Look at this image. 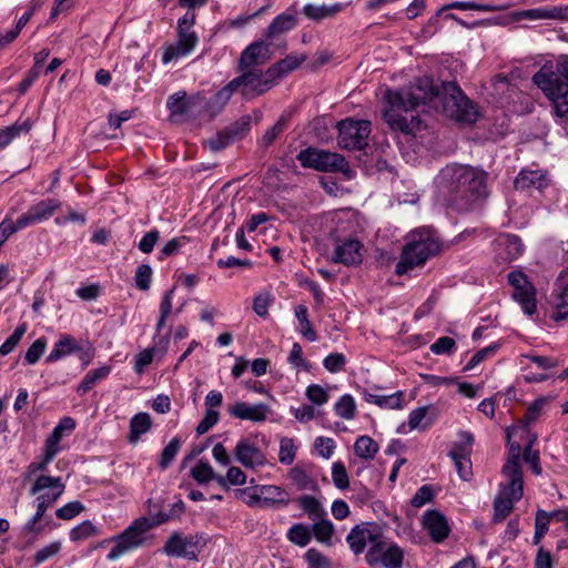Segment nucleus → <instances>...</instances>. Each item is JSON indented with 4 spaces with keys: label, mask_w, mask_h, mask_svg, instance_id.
<instances>
[{
    "label": "nucleus",
    "mask_w": 568,
    "mask_h": 568,
    "mask_svg": "<svg viewBox=\"0 0 568 568\" xmlns=\"http://www.w3.org/2000/svg\"><path fill=\"white\" fill-rule=\"evenodd\" d=\"M386 100L390 110L385 112V118L390 128L405 134H415L422 128L419 116L412 115L410 120L397 114V111L408 112L438 100L442 112L457 122L473 124L478 118L476 105L464 94L455 82H444L440 91L436 90L429 77H422L407 89L400 91H387Z\"/></svg>",
    "instance_id": "1"
},
{
    "label": "nucleus",
    "mask_w": 568,
    "mask_h": 568,
    "mask_svg": "<svg viewBox=\"0 0 568 568\" xmlns=\"http://www.w3.org/2000/svg\"><path fill=\"white\" fill-rule=\"evenodd\" d=\"M488 173L469 165L452 164L437 176V187L447 205L458 211L488 195Z\"/></svg>",
    "instance_id": "2"
},
{
    "label": "nucleus",
    "mask_w": 568,
    "mask_h": 568,
    "mask_svg": "<svg viewBox=\"0 0 568 568\" xmlns=\"http://www.w3.org/2000/svg\"><path fill=\"white\" fill-rule=\"evenodd\" d=\"M532 82L554 103L556 115L568 118V59L544 64L534 74Z\"/></svg>",
    "instance_id": "3"
},
{
    "label": "nucleus",
    "mask_w": 568,
    "mask_h": 568,
    "mask_svg": "<svg viewBox=\"0 0 568 568\" xmlns=\"http://www.w3.org/2000/svg\"><path fill=\"white\" fill-rule=\"evenodd\" d=\"M442 250V244L429 230H415L406 237L402 248L399 261L395 266L398 276L405 275L415 267H422Z\"/></svg>",
    "instance_id": "4"
},
{
    "label": "nucleus",
    "mask_w": 568,
    "mask_h": 568,
    "mask_svg": "<svg viewBox=\"0 0 568 568\" xmlns=\"http://www.w3.org/2000/svg\"><path fill=\"white\" fill-rule=\"evenodd\" d=\"M65 485L61 477L40 475L36 478L30 488V495L36 497L37 510L34 515L24 525V531L39 535L42 527L38 521L42 519L45 511L63 495Z\"/></svg>",
    "instance_id": "5"
},
{
    "label": "nucleus",
    "mask_w": 568,
    "mask_h": 568,
    "mask_svg": "<svg viewBox=\"0 0 568 568\" xmlns=\"http://www.w3.org/2000/svg\"><path fill=\"white\" fill-rule=\"evenodd\" d=\"M239 71L241 72L240 75L227 82L207 102H205V110L211 116L219 114L233 95H245L248 91V47H246L241 53Z\"/></svg>",
    "instance_id": "6"
},
{
    "label": "nucleus",
    "mask_w": 568,
    "mask_h": 568,
    "mask_svg": "<svg viewBox=\"0 0 568 568\" xmlns=\"http://www.w3.org/2000/svg\"><path fill=\"white\" fill-rule=\"evenodd\" d=\"M196 14L194 11H186L183 17L178 20L176 41L164 48L162 55L163 64H168L174 60L190 55L199 43V37L193 30Z\"/></svg>",
    "instance_id": "7"
},
{
    "label": "nucleus",
    "mask_w": 568,
    "mask_h": 568,
    "mask_svg": "<svg viewBox=\"0 0 568 568\" xmlns=\"http://www.w3.org/2000/svg\"><path fill=\"white\" fill-rule=\"evenodd\" d=\"M297 160L303 168L321 172H346L349 169L348 162L339 153L315 148L300 151Z\"/></svg>",
    "instance_id": "8"
},
{
    "label": "nucleus",
    "mask_w": 568,
    "mask_h": 568,
    "mask_svg": "<svg viewBox=\"0 0 568 568\" xmlns=\"http://www.w3.org/2000/svg\"><path fill=\"white\" fill-rule=\"evenodd\" d=\"M337 143L346 150H362L368 144L371 122L366 120L345 119L338 122Z\"/></svg>",
    "instance_id": "9"
},
{
    "label": "nucleus",
    "mask_w": 568,
    "mask_h": 568,
    "mask_svg": "<svg viewBox=\"0 0 568 568\" xmlns=\"http://www.w3.org/2000/svg\"><path fill=\"white\" fill-rule=\"evenodd\" d=\"M404 551L394 544L384 539L383 532L378 540L371 546L365 555V560L369 566L381 565L384 568H400L403 565Z\"/></svg>",
    "instance_id": "10"
},
{
    "label": "nucleus",
    "mask_w": 568,
    "mask_h": 568,
    "mask_svg": "<svg viewBox=\"0 0 568 568\" xmlns=\"http://www.w3.org/2000/svg\"><path fill=\"white\" fill-rule=\"evenodd\" d=\"M151 528L149 520L141 518L135 520L122 534L113 538L114 547L108 555L109 560H115L128 551L142 545L144 534Z\"/></svg>",
    "instance_id": "11"
},
{
    "label": "nucleus",
    "mask_w": 568,
    "mask_h": 568,
    "mask_svg": "<svg viewBox=\"0 0 568 568\" xmlns=\"http://www.w3.org/2000/svg\"><path fill=\"white\" fill-rule=\"evenodd\" d=\"M203 545L202 537L197 535L175 531L168 538L163 551L170 557L196 560Z\"/></svg>",
    "instance_id": "12"
},
{
    "label": "nucleus",
    "mask_w": 568,
    "mask_h": 568,
    "mask_svg": "<svg viewBox=\"0 0 568 568\" xmlns=\"http://www.w3.org/2000/svg\"><path fill=\"white\" fill-rule=\"evenodd\" d=\"M508 283L513 287L511 296L521 306L527 315L537 311L536 290L527 275L521 271H513L508 274Z\"/></svg>",
    "instance_id": "13"
},
{
    "label": "nucleus",
    "mask_w": 568,
    "mask_h": 568,
    "mask_svg": "<svg viewBox=\"0 0 568 568\" xmlns=\"http://www.w3.org/2000/svg\"><path fill=\"white\" fill-rule=\"evenodd\" d=\"M382 534V529L376 524L362 523L354 526L346 536L349 549L355 554H363L366 546H373Z\"/></svg>",
    "instance_id": "14"
},
{
    "label": "nucleus",
    "mask_w": 568,
    "mask_h": 568,
    "mask_svg": "<svg viewBox=\"0 0 568 568\" xmlns=\"http://www.w3.org/2000/svg\"><path fill=\"white\" fill-rule=\"evenodd\" d=\"M306 54L305 53H291L287 54L284 59L277 61L273 65H271L266 70V78L264 87L262 88V91H268L271 88H273L277 80L286 77L300 65L306 61Z\"/></svg>",
    "instance_id": "15"
},
{
    "label": "nucleus",
    "mask_w": 568,
    "mask_h": 568,
    "mask_svg": "<svg viewBox=\"0 0 568 568\" xmlns=\"http://www.w3.org/2000/svg\"><path fill=\"white\" fill-rule=\"evenodd\" d=\"M422 525L427 530L430 539L436 542H443L450 532V527L446 517L438 510H427L423 515Z\"/></svg>",
    "instance_id": "16"
},
{
    "label": "nucleus",
    "mask_w": 568,
    "mask_h": 568,
    "mask_svg": "<svg viewBox=\"0 0 568 568\" xmlns=\"http://www.w3.org/2000/svg\"><path fill=\"white\" fill-rule=\"evenodd\" d=\"M251 479V501H262L265 505L288 503V494L278 486L274 485H253Z\"/></svg>",
    "instance_id": "17"
},
{
    "label": "nucleus",
    "mask_w": 568,
    "mask_h": 568,
    "mask_svg": "<svg viewBox=\"0 0 568 568\" xmlns=\"http://www.w3.org/2000/svg\"><path fill=\"white\" fill-rule=\"evenodd\" d=\"M554 320L568 317V268L562 270L555 283L554 290Z\"/></svg>",
    "instance_id": "18"
},
{
    "label": "nucleus",
    "mask_w": 568,
    "mask_h": 568,
    "mask_svg": "<svg viewBox=\"0 0 568 568\" xmlns=\"http://www.w3.org/2000/svg\"><path fill=\"white\" fill-rule=\"evenodd\" d=\"M205 102H207L205 98L200 94L187 99L185 91H178L168 98L166 108L171 115H184L194 106L203 105L205 108Z\"/></svg>",
    "instance_id": "19"
},
{
    "label": "nucleus",
    "mask_w": 568,
    "mask_h": 568,
    "mask_svg": "<svg viewBox=\"0 0 568 568\" xmlns=\"http://www.w3.org/2000/svg\"><path fill=\"white\" fill-rule=\"evenodd\" d=\"M503 473L508 477L509 483L507 485H500L498 494L511 499L515 503L520 500L524 495V479L521 468H516V466H504Z\"/></svg>",
    "instance_id": "20"
},
{
    "label": "nucleus",
    "mask_w": 568,
    "mask_h": 568,
    "mask_svg": "<svg viewBox=\"0 0 568 568\" xmlns=\"http://www.w3.org/2000/svg\"><path fill=\"white\" fill-rule=\"evenodd\" d=\"M514 184L517 190L521 191H542L549 185V178L540 170H521Z\"/></svg>",
    "instance_id": "21"
},
{
    "label": "nucleus",
    "mask_w": 568,
    "mask_h": 568,
    "mask_svg": "<svg viewBox=\"0 0 568 568\" xmlns=\"http://www.w3.org/2000/svg\"><path fill=\"white\" fill-rule=\"evenodd\" d=\"M287 477L298 490L316 491L318 489L311 465H295L288 470Z\"/></svg>",
    "instance_id": "22"
},
{
    "label": "nucleus",
    "mask_w": 568,
    "mask_h": 568,
    "mask_svg": "<svg viewBox=\"0 0 568 568\" xmlns=\"http://www.w3.org/2000/svg\"><path fill=\"white\" fill-rule=\"evenodd\" d=\"M514 21L521 19L548 20L568 18V7H545L517 11L511 14Z\"/></svg>",
    "instance_id": "23"
},
{
    "label": "nucleus",
    "mask_w": 568,
    "mask_h": 568,
    "mask_svg": "<svg viewBox=\"0 0 568 568\" xmlns=\"http://www.w3.org/2000/svg\"><path fill=\"white\" fill-rule=\"evenodd\" d=\"M362 245L356 240H346L335 247L333 262L345 265L358 264L362 261Z\"/></svg>",
    "instance_id": "24"
},
{
    "label": "nucleus",
    "mask_w": 568,
    "mask_h": 568,
    "mask_svg": "<svg viewBox=\"0 0 568 568\" xmlns=\"http://www.w3.org/2000/svg\"><path fill=\"white\" fill-rule=\"evenodd\" d=\"M33 126L31 119L18 120L12 125L0 130V150L6 149L12 141L23 134H28Z\"/></svg>",
    "instance_id": "25"
},
{
    "label": "nucleus",
    "mask_w": 568,
    "mask_h": 568,
    "mask_svg": "<svg viewBox=\"0 0 568 568\" xmlns=\"http://www.w3.org/2000/svg\"><path fill=\"white\" fill-rule=\"evenodd\" d=\"M362 395L367 403L376 404L382 408L388 409H402L403 403V392L398 390L390 395H381L376 392H369L368 389H363Z\"/></svg>",
    "instance_id": "26"
},
{
    "label": "nucleus",
    "mask_w": 568,
    "mask_h": 568,
    "mask_svg": "<svg viewBox=\"0 0 568 568\" xmlns=\"http://www.w3.org/2000/svg\"><path fill=\"white\" fill-rule=\"evenodd\" d=\"M297 19L294 11H286L278 14L267 27L265 37L272 39L276 34L287 32L296 27Z\"/></svg>",
    "instance_id": "27"
},
{
    "label": "nucleus",
    "mask_w": 568,
    "mask_h": 568,
    "mask_svg": "<svg viewBox=\"0 0 568 568\" xmlns=\"http://www.w3.org/2000/svg\"><path fill=\"white\" fill-rule=\"evenodd\" d=\"M80 347L77 343V341L69 334H63L60 336L58 342L54 344L53 348L51 349L50 354L47 357L48 363H53L62 357L70 355L77 351H79Z\"/></svg>",
    "instance_id": "28"
},
{
    "label": "nucleus",
    "mask_w": 568,
    "mask_h": 568,
    "mask_svg": "<svg viewBox=\"0 0 568 568\" xmlns=\"http://www.w3.org/2000/svg\"><path fill=\"white\" fill-rule=\"evenodd\" d=\"M342 9H343V6L341 3L322 4V6L307 3L303 8V13L308 19L318 22L324 19L333 18Z\"/></svg>",
    "instance_id": "29"
},
{
    "label": "nucleus",
    "mask_w": 568,
    "mask_h": 568,
    "mask_svg": "<svg viewBox=\"0 0 568 568\" xmlns=\"http://www.w3.org/2000/svg\"><path fill=\"white\" fill-rule=\"evenodd\" d=\"M152 419L148 413H138L130 420V432L128 440L130 444H136L140 437L151 429Z\"/></svg>",
    "instance_id": "30"
},
{
    "label": "nucleus",
    "mask_w": 568,
    "mask_h": 568,
    "mask_svg": "<svg viewBox=\"0 0 568 568\" xmlns=\"http://www.w3.org/2000/svg\"><path fill=\"white\" fill-rule=\"evenodd\" d=\"M185 507L184 503L179 499L174 504L170 505V508L168 510H160L154 513L152 509H150V520H151V527L162 525L166 521L174 520L181 517V515L184 513Z\"/></svg>",
    "instance_id": "31"
},
{
    "label": "nucleus",
    "mask_w": 568,
    "mask_h": 568,
    "mask_svg": "<svg viewBox=\"0 0 568 568\" xmlns=\"http://www.w3.org/2000/svg\"><path fill=\"white\" fill-rule=\"evenodd\" d=\"M498 244L504 247L506 252L505 260L514 261L523 255L525 246L521 239L515 234H506L499 237Z\"/></svg>",
    "instance_id": "32"
},
{
    "label": "nucleus",
    "mask_w": 568,
    "mask_h": 568,
    "mask_svg": "<svg viewBox=\"0 0 568 568\" xmlns=\"http://www.w3.org/2000/svg\"><path fill=\"white\" fill-rule=\"evenodd\" d=\"M111 372V367L110 366H101L97 369H93V371H90L87 373V375L84 376V378L82 379V382L80 383V385L78 386V394L80 395H84L87 394L89 390H91L94 385L106 378L109 376Z\"/></svg>",
    "instance_id": "33"
},
{
    "label": "nucleus",
    "mask_w": 568,
    "mask_h": 568,
    "mask_svg": "<svg viewBox=\"0 0 568 568\" xmlns=\"http://www.w3.org/2000/svg\"><path fill=\"white\" fill-rule=\"evenodd\" d=\"M300 507L307 514L313 521L326 517V511L321 503L313 496L303 495L297 499Z\"/></svg>",
    "instance_id": "34"
},
{
    "label": "nucleus",
    "mask_w": 568,
    "mask_h": 568,
    "mask_svg": "<svg viewBox=\"0 0 568 568\" xmlns=\"http://www.w3.org/2000/svg\"><path fill=\"white\" fill-rule=\"evenodd\" d=\"M60 206L61 203L58 200L48 199L36 203L29 209L32 212L36 221L40 223L50 219Z\"/></svg>",
    "instance_id": "35"
},
{
    "label": "nucleus",
    "mask_w": 568,
    "mask_h": 568,
    "mask_svg": "<svg viewBox=\"0 0 568 568\" xmlns=\"http://www.w3.org/2000/svg\"><path fill=\"white\" fill-rule=\"evenodd\" d=\"M356 456L362 459L371 460L378 452V444L369 436H359L354 444Z\"/></svg>",
    "instance_id": "36"
},
{
    "label": "nucleus",
    "mask_w": 568,
    "mask_h": 568,
    "mask_svg": "<svg viewBox=\"0 0 568 568\" xmlns=\"http://www.w3.org/2000/svg\"><path fill=\"white\" fill-rule=\"evenodd\" d=\"M100 534L101 529L98 526L90 520H84L70 530L69 537L70 540L79 542L99 536Z\"/></svg>",
    "instance_id": "37"
},
{
    "label": "nucleus",
    "mask_w": 568,
    "mask_h": 568,
    "mask_svg": "<svg viewBox=\"0 0 568 568\" xmlns=\"http://www.w3.org/2000/svg\"><path fill=\"white\" fill-rule=\"evenodd\" d=\"M457 9V10H476L484 12H494L501 8L493 3H477L474 1H455L442 7L437 14H440L445 10Z\"/></svg>",
    "instance_id": "38"
},
{
    "label": "nucleus",
    "mask_w": 568,
    "mask_h": 568,
    "mask_svg": "<svg viewBox=\"0 0 568 568\" xmlns=\"http://www.w3.org/2000/svg\"><path fill=\"white\" fill-rule=\"evenodd\" d=\"M311 531H313L317 541L325 545H331L335 529L332 521L326 517H323L322 519L314 521Z\"/></svg>",
    "instance_id": "39"
},
{
    "label": "nucleus",
    "mask_w": 568,
    "mask_h": 568,
    "mask_svg": "<svg viewBox=\"0 0 568 568\" xmlns=\"http://www.w3.org/2000/svg\"><path fill=\"white\" fill-rule=\"evenodd\" d=\"M295 316L300 324V333L310 342L317 339V334L313 329L312 324L308 320L307 307L305 305H298L295 308Z\"/></svg>",
    "instance_id": "40"
},
{
    "label": "nucleus",
    "mask_w": 568,
    "mask_h": 568,
    "mask_svg": "<svg viewBox=\"0 0 568 568\" xmlns=\"http://www.w3.org/2000/svg\"><path fill=\"white\" fill-rule=\"evenodd\" d=\"M191 475L199 484H206L211 480L216 481V477H219L210 463L204 459H200L197 462V464L191 469Z\"/></svg>",
    "instance_id": "41"
},
{
    "label": "nucleus",
    "mask_w": 568,
    "mask_h": 568,
    "mask_svg": "<svg viewBox=\"0 0 568 568\" xmlns=\"http://www.w3.org/2000/svg\"><path fill=\"white\" fill-rule=\"evenodd\" d=\"M449 457L454 462V465L458 473V476L463 480H469L473 475L470 455L469 454H460L457 452H449Z\"/></svg>",
    "instance_id": "42"
},
{
    "label": "nucleus",
    "mask_w": 568,
    "mask_h": 568,
    "mask_svg": "<svg viewBox=\"0 0 568 568\" xmlns=\"http://www.w3.org/2000/svg\"><path fill=\"white\" fill-rule=\"evenodd\" d=\"M311 538L312 531L304 524H294L287 531V539L300 547H305Z\"/></svg>",
    "instance_id": "43"
},
{
    "label": "nucleus",
    "mask_w": 568,
    "mask_h": 568,
    "mask_svg": "<svg viewBox=\"0 0 568 568\" xmlns=\"http://www.w3.org/2000/svg\"><path fill=\"white\" fill-rule=\"evenodd\" d=\"M275 298L270 291L258 293L253 300V311L261 318L268 317V307L273 305Z\"/></svg>",
    "instance_id": "44"
},
{
    "label": "nucleus",
    "mask_w": 568,
    "mask_h": 568,
    "mask_svg": "<svg viewBox=\"0 0 568 568\" xmlns=\"http://www.w3.org/2000/svg\"><path fill=\"white\" fill-rule=\"evenodd\" d=\"M335 414L346 420H351L355 417L356 404L353 396L346 394L343 395L334 405Z\"/></svg>",
    "instance_id": "45"
},
{
    "label": "nucleus",
    "mask_w": 568,
    "mask_h": 568,
    "mask_svg": "<svg viewBox=\"0 0 568 568\" xmlns=\"http://www.w3.org/2000/svg\"><path fill=\"white\" fill-rule=\"evenodd\" d=\"M514 504L511 499L498 494L494 500V523H500L513 511Z\"/></svg>",
    "instance_id": "46"
},
{
    "label": "nucleus",
    "mask_w": 568,
    "mask_h": 568,
    "mask_svg": "<svg viewBox=\"0 0 568 568\" xmlns=\"http://www.w3.org/2000/svg\"><path fill=\"white\" fill-rule=\"evenodd\" d=\"M272 57L271 44L265 41L251 43V64H262Z\"/></svg>",
    "instance_id": "47"
},
{
    "label": "nucleus",
    "mask_w": 568,
    "mask_h": 568,
    "mask_svg": "<svg viewBox=\"0 0 568 568\" xmlns=\"http://www.w3.org/2000/svg\"><path fill=\"white\" fill-rule=\"evenodd\" d=\"M245 480V473L237 467H230L226 476L219 475V477H216V483L225 489H227L230 485H243Z\"/></svg>",
    "instance_id": "48"
},
{
    "label": "nucleus",
    "mask_w": 568,
    "mask_h": 568,
    "mask_svg": "<svg viewBox=\"0 0 568 568\" xmlns=\"http://www.w3.org/2000/svg\"><path fill=\"white\" fill-rule=\"evenodd\" d=\"M174 288L166 291L162 297L160 304V317L155 325L156 333H160L161 329L165 326L166 320L172 312V302H173Z\"/></svg>",
    "instance_id": "49"
},
{
    "label": "nucleus",
    "mask_w": 568,
    "mask_h": 568,
    "mask_svg": "<svg viewBox=\"0 0 568 568\" xmlns=\"http://www.w3.org/2000/svg\"><path fill=\"white\" fill-rule=\"evenodd\" d=\"M535 440L536 437L531 438L529 443L525 446L523 458L525 463L530 466L532 473L536 476H539L542 471V468L540 465L539 452L532 448Z\"/></svg>",
    "instance_id": "50"
},
{
    "label": "nucleus",
    "mask_w": 568,
    "mask_h": 568,
    "mask_svg": "<svg viewBox=\"0 0 568 568\" xmlns=\"http://www.w3.org/2000/svg\"><path fill=\"white\" fill-rule=\"evenodd\" d=\"M27 332V324L21 323L13 333L4 341V343L0 346V356H7L17 347L20 343L21 338Z\"/></svg>",
    "instance_id": "51"
},
{
    "label": "nucleus",
    "mask_w": 568,
    "mask_h": 568,
    "mask_svg": "<svg viewBox=\"0 0 568 568\" xmlns=\"http://www.w3.org/2000/svg\"><path fill=\"white\" fill-rule=\"evenodd\" d=\"M34 9L31 8L29 11L24 12L17 22V26L13 30L7 31L6 33H0V47L12 42L23 29V27L29 22L30 18L33 14Z\"/></svg>",
    "instance_id": "52"
},
{
    "label": "nucleus",
    "mask_w": 568,
    "mask_h": 568,
    "mask_svg": "<svg viewBox=\"0 0 568 568\" xmlns=\"http://www.w3.org/2000/svg\"><path fill=\"white\" fill-rule=\"evenodd\" d=\"M180 447H181V440L178 437H174L163 448L161 458L159 462V466L162 469H166L171 465V463L174 460L176 454L179 453Z\"/></svg>",
    "instance_id": "53"
},
{
    "label": "nucleus",
    "mask_w": 568,
    "mask_h": 568,
    "mask_svg": "<svg viewBox=\"0 0 568 568\" xmlns=\"http://www.w3.org/2000/svg\"><path fill=\"white\" fill-rule=\"evenodd\" d=\"M296 455V446L292 438L284 437L280 442L278 460L284 465H290L294 462Z\"/></svg>",
    "instance_id": "54"
},
{
    "label": "nucleus",
    "mask_w": 568,
    "mask_h": 568,
    "mask_svg": "<svg viewBox=\"0 0 568 568\" xmlns=\"http://www.w3.org/2000/svg\"><path fill=\"white\" fill-rule=\"evenodd\" d=\"M153 271L149 264L139 265L135 275V286L140 291H148L151 286Z\"/></svg>",
    "instance_id": "55"
},
{
    "label": "nucleus",
    "mask_w": 568,
    "mask_h": 568,
    "mask_svg": "<svg viewBox=\"0 0 568 568\" xmlns=\"http://www.w3.org/2000/svg\"><path fill=\"white\" fill-rule=\"evenodd\" d=\"M427 415V407H418L416 409H413L409 415H408V420H407V424H402L399 427H398V433H406V427L409 428V430H414V429H417L423 419L426 417Z\"/></svg>",
    "instance_id": "56"
},
{
    "label": "nucleus",
    "mask_w": 568,
    "mask_h": 568,
    "mask_svg": "<svg viewBox=\"0 0 568 568\" xmlns=\"http://www.w3.org/2000/svg\"><path fill=\"white\" fill-rule=\"evenodd\" d=\"M47 347V339L44 337H39L36 339L27 349L24 359L28 364H36L41 356L43 355Z\"/></svg>",
    "instance_id": "57"
},
{
    "label": "nucleus",
    "mask_w": 568,
    "mask_h": 568,
    "mask_svg": "<svg viewBox=\"0 0 568 568\" xmlns=\"http://www.w3.org/2000/svg\"><path fill=\"white\" fill-rule=\"evenodd\" d=\"M84 510V505L78 500L70 501L55 510L59 519L71 520Z\"/></svg>",
    "instance_id": "58"
},
{
    "label": "nucleus",
    "mask_w": 568,
    "mask_h": 568,
    "mask_svg": "<svg viewBox=\"0 0 568 568\" xmlns=\"http://www.w3.org/2000/svg\"><path fill=\"white\" fill-rule=\"evenodd\" d=\"M332 479L336 488L346 489L349 486L348 475L342 462H335L332 466Z\"/></svg>",
    "instance_id": "59"
},
{
    "label": "nucleus",
    "mask_w": 568,
    "mask_h": 568,
    "mask_svg": "<svg viewBox=\"0 0 568 568\" xmlns=\"http://www.w3.org/2000/svg\"><path fill=\"white\" fill-rule=\"evenodd\" d=\"M190 242L186 236H179L170 240L161 250L160 258L175 255L179 251Z\"/></svg>",
    "instance_id": "60"
},
{
    "label": "nucleus",
    "mask_w": 568,
    "mask_h": 568,
    "mask_svg": "<svg viewBox=\"0 0 568 568\" xmlns=\"http://www.w3.org/2000/svg\"><path fill=\"white\" fill-rule=\"evenodd\" d=\"M346 357L342 353H332L323 361V366L329 373H338L344 369Z\"/></svg>",
    "instance_id": "61"
},
{
    "label": "nucleus",
    "mask_w": 568,
    "mask_h": 568,
    "mask_svg": "<svg viewBox=\"0 0 568 568\" xmlns=\"http://www.w3.org/2000/svg\"><path fill=\"white\" fill-rule=\"evenodd\" d=\"M305 559L310 565V568H329L331 561L321 551L315 548H311L305 552Z\"/></svg>",
    "instance_id": "62"
},
{
    "label": "nucleus",
    "mask_w": 568,
    "mask_h": 568,
    "mask_svg": "<svg viewBox=\"0 0 568 568\" xmlns=\"http://www.w3.org/2000/svg\"><path fill=\"white\" fill-rule=\"evenodd\" d=\"M61 550L60 541H52L34 554V564L40 565L55 556Z\"/></svg>",
    "instance_id": "63"
},
{
    "label": "nucleus",
    "mask_w": 568,
    "mask_h": 568,
    "mask_svg": "<svg viewBox=\"0 0 568 568\" xmlns=\"http://www.w3.org/2000/svg\"><path fill=\"white\" fill-rule=\"evenodd\" d=\"M305 395L310 402L320 406L326 404L328 400L327 392L321 385L317 384L310 385L306 388Z\"/></svg>",
    "instance_id": "64"
}]
</instances>
